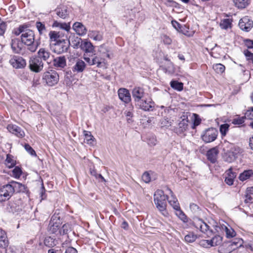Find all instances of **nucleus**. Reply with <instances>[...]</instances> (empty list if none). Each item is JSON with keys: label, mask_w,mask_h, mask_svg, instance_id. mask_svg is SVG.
<instances>
[{"label": "nucleus", "mask_w": 253, "mask_h": 253, "mask_svg": "<svg viewBox=\"0 0 253 253\" xmlns=\"http://www.w3.org/2000/svg\"><path fill=\"white\" fill-rule=\"evenodd\" d=\"M169 193L171 194L170 199L168 200L169 204L172 207L174 210L179 209L180 206L177 198L174 196L172 191L170 189H168Z\"/></svg>", "instance_id": "nucleus-32"}, {"label": "nucleus", "mask_w": 253, "mask_h": 253, "mask_svg": "<svg viewBox=\"0 0 253 253\" xmlns=\"http://www.w3.org/2000/svg\"><path fill=\"white\" fill-rule=\"evenodd\" d=\"M89 36L95 41H100L103 39L102 34L100 32L96 31L90 32Z\"/></svg>", "instance_id": "nucleus-39"}, {"label": "nucleus", "mask_w": 253, "mask_h": 253, "mask_svg": "<svg viewBox=\"0 0 253 253\" xmlns=\"http://www.w3.org/2000/svg\"><path fill=\"white\" fill-rule=\"evenodd\" d=\"M80 41H82V39L81 38H79L78 37H76L75 39L74 42L73 43V46L74 48H78L79 46H80L81 43Z\"/></svg>", "instance_id": "nucleus-63"}, {"label": "nucleus", "mask_w": 253, "mask_h": 253, "mask_svg": "<svg viewBox=\"0 0 253 253\" xmlns=\"http://www.w3.org/2000/svg\"><path fill=\"white\" fill-rule=\"evenodd\" d=\"M52 26V27L58 28L60 29L64 30L66 32H69L71 29L70 22L62 23L55 20L53 21Z\"/></svg>", "instance_id": "nucleus-30"}, {"label": "nucleus", "mask_w": 253, "mask_h": 253, "mask_svg": "<svg viewBox=\"0 0 253 253\" xmlns=\"http://www.w3.org/2000/svg\"><path fill=\"white\" fill-rule=\"evenodd\" d=\"M50 43L56 42L65 38V34L61 31H50L48 34Z\"/></svg>", "instance_id": "nucleus-15"}, {"label": "nucleus", "mask_w": 253, "mask_h": 253, "mask_svg": "<svg viewBox=\"0 0 253 253\" xmlns=\"http://www.w3.org/2000/svg\"><path fill=\"white\" fill-rule=\"evenodd\" d=\"M28 27L25 24L20 25L18 28H14L12 31V33L15 36H18L20 35H23Z\"/></svg>", "instance_id": "nucleus-36"}, {"label": "nucleus", "mask_w": 253, "mask_h": 253, "mask_svg": "<svg viewBox=\"0 0 253 253\" xmlns=\"http://www.w3.org/2000/svg\"><path fill=\"white\" fill-rule=\"evenodd\" d=\"M171 87L177 91H180L183 89V84L177 81H172L170 83Z\"/></svg>", "instance_id": "nucleus-38"}, {"label": "nucleus", "mask_w": 253, "mask_h": 253, "mask_svg": "<svg viewBox=\"0 0 253 253\" xmlns=\"http://www.w3.org/2000/svg\"><path fill=\"white\" fill-rule=\"evenodd\" d=\"M240 151L241 150L239 147L231 148L225 155V161L229 163L234 161L237 158Z\"/></svg>", "instance_id": "nucleus-13"}, {"label": "nucleus", "mask_w": 253, "mask_h": 253, "mask_svg": "<svg viewBox=\"0 0 253 253\" xmlns=\"http://www.w3.org/2000/svg\"><path fill=\"white\" fill-rule=\"evenodd\" d=\"M37 54L38 55L36 56L41 60L46 61L48 63L50 62L51 53L48 49L45 48H41L39 49Z\"/></svg>", "instance_id": "nucleus-16"}, {"label": "nucleus", "mask_w": 253, "mask_h": 253, "mask_svg": "<svg viewBox=\"0 0 253 253\" xmlns=\"http://www.w3.org/2000/svg\"><path fill=\"white\" fill-rule=\"evenodd\" d=\"M84 132V136L85 139L86 140L87 143L89 144H92V142L94 139L93 136L91 135L90 132L85 131Z\"/></svg>", "instance_id": "nucleus-51"}, {"label": "nucleus", "mask_w": 253, "mask_h": 253, "mask_svg": "<svg viewBox=\"0 0 253 253\" xmlns=\"http://www.w3.org/2000/svg\"><path fill=\"white\" fill-rule=\"evenodd\" d=\"M65 253H78V252L75 248L69 247L66 249Z\"/></svg>", "instance_id": "nucleus-64"}, {"label": "nucleus", "mask_w": 253, "mask_h": 253, "mask_svg": "<svg viewBox=\"0 0 253 253\" xmlns=\"http://www.w3.org/2000/svg\"><path fill=\"white\" fill-rule=\"evenodd\" d=\"M8 244L9 242L5 232L0 229V248L5 249Z\"/></svg>", "instance_id": "nucleus-29"}, {"label": "nucleus", "mask_w": 253, "mask_h": 253, "mask_svg": "<svg viewBox=\"0 0 253 253\" xmlns=\"http://www.w3.org/2000/svg\"><path fill=\"white\" fill-rule=\"evenodd\" d=\"M175 214L177 216H178L181 220L183 222H186L187 221V218L186 215L184 214V213L181 211L180 209V207L179 209H175Z\"/></svg>", "instance_id": "nucleus-43"}, {"label": "nucleus", "mask_w": 253, "mask_h": 253, "mask_svg": "<svg viewBox=\"0 0 253 253\" xmlns=\"http://www.w3.org/2000/svg\"><path fill=\"white\" fill-rule=\"evenodd\" d=\"M53 65L56 67L63 68L66 65L65 56H60L53 59Z\"/></svg>", "instance_id": "nucleus-33"}, {"label": "nucleus", "mask_w": 253, "mask_h": 253, "mask_svg": "<svg viewBox=\"0 0 253 253\" xmlns=\"http://www.w3.org/2000/svg\"><path fill=\"white\" fill-rule=\"evenodd\" d=\"M13 193L8 184L0 187V202L8 200L13 195Z\"/></svg>", "instance_id": "nucleus-10"}, {"label": "nucleus", "mask_w": 253, "mask_h": 253, "mask_svg": "<svg viewBox=\"0 0 253 253\" xmlns=\"http://www.w3.org/2000/svg\"><path fill=\"white\" fill-rule=\"evenodd\" d=\"M25 31L23 35L20 36L21 42L28 46V49L29 51L34 52L37 49L40 42L35 40V33L33 30L27 28Z\"/></svg>", "instance_id": "nucleus-1"}, {"label": "nucleus", "mask_w": 253, "mask_h": 253, "mask_svg": "<svg viewBox=\"0 0 253 253\" xmlns=\"http://www.w3.org/2000/svg\"><path fill=\"white\" fill-rule=\"evenodd\" d=\"M218 153V150L215 147L209 150L207 153L208 159L212 163H215Z\"/></svg>", "instance_id": "nucleus-27"}, {"label": "nucleus", "mask_w": 253, "mask_h": 253, "mask_svg": "<svg viewBox=\"0 0 253 253\" xmlns=\"http://www.w3.org/2000/svg\"><path fill=\"white\" fill-rule=\"evenodd\" d=\"M188 126V121L186 119H182L178 125V126L175 128V132L178 134H181L185 131Z\"/></svg>", "instance_id": "nucleus-31"}, {"label": "nucleus", "mask_w": 253, "mask_h": 253, "mask_svg": "<svg viewBox=\"0 0 253 253\" xmlns=\"http://www.w3.org/2000/svg\"><path fill=\"white\" fill-rule=\"evenodd\" d=\"M73 29L79 36H83L87 33L86 27L81 22H76L73 25Z\"/></svg>", "instance_id": "nucleus-21"}, {"label": "nucleus", "mask_w": 253, "mask_h": 253, "mask_svg": "<svg viewBox=\"0 0 253 253\" xmlns=\"http://www.w3.org/2000/svg\"><path fill=\"white\" fill-rule=\"evenodd\" d=\"M244 43L248 48H253V40L246 39L244 40Z\"/></svg>", "instance_id": "nucleus-62"}, {"label": "nucleus", "mask_w": 253, "mask_h": 253, "mask_svg": "<svg viewBox=\"0 0 253 253\" xmlns=\"http://www.w3.org/2000/svg\"><path fill=\"white\" fill-rule=\"evenodd\" d=\"M193 224L197 229H199L208 237H210L212 235V230L210 229V226L202 219L198 217L194 218Z\"/></svg>", "instance_id": "nucleus-5"}, {"label": "nucleus", "mask_w": 253, "mask_h": 253, "mask_svg": "<svg viewBox=\"0 0 253 253\" xmlns=\"http://www.w3.org/2000/svg\"><path fill=\"white\" fill-rule=\"evenodd\" d=\"M196 238V236L192 233H189L185 236V240L188 243H192L194 242Z\"/></svg>", "instance_id": "nucleus-53"}, {"label": "nucleus", "mask_w": 253, "mask_h": 253, "mask_svg": "<svg viewBox=\"0 0 253 253\" xmlns=\"http://www.w3.org/2000/svg\"><path fill=\"white\" fill-rule=\"evenodd\" d=\"M7 27L6 23L0 18V36L4 34Z\"/></svg>", "instance_id": "nucleus-52"}, {"label": "nucleus", "mask_w": 253, "mask_h": 253, "mask_svg": "<svg viewBox=\"0 0 253 253\" xmlns=\"http://www.w3.org/2000/svg\"><path fill=\"white\" fill-rule=\"evenodd\" d=\"M245 117L249 120H253V107L247 111L245 114Z\"/></svg>", "instance_id": "nucleus-58"}, {"label": "nucleus", "mask_w": 253, "mask_h": 253, "mask_svg": "<svg viewBox=\"0 0 253 253\" xmlns=\"http://www.w3.org/2000/svg\"><path fill=\"white\" fill-rule=\"evenodd\" d=\"M62 223V219L59 213L55 212L51 217L47 227L48 231L50 233L58 235Z\"/></svg>", "instance_id": "nucleus-4"}, {"label": "nucleus", "mask_w": 253, "mask_h": 253, "mask_svg": "<svg viewBox=\"0 0 253 253\" xmlns=\"http://www.w3.org/2000/svg\"><path fill=\"white\" fill-rule=\"evenodd\" d=\"M223 248L224 253H230L236 249V247H233L230 242L224 243Z\"/></svg>", "instance_id": "nucleus-41"}, {"label": "nucleus", "mask_w": 253, "mask_h": 253, "mask_svg": "<svg viewBox=\"0 0 253 253\" xmlns=\"http://www.w3.org/2000/svg\"><path fill=\"white\" fill-rule=\"evenodd\" d=\"M13 176L16 178H19L22 174V170L19 167H15L12 170Z\"/></svg>", "instance_id": "nucleus-49"}, {"label": "nucleus", "mask_w": 253, "mask_h": 253, "mask_svg": "<svg viewBox=\"0 0 253 253\" xmlns=\"http://www.w3.org/2000/svg\"><path fill=\"white\" fill-rule=\"evenodd\" d=\"M75 64L72 68L73 72L76 73L83 72L86 67L85 62L79 58L75 59Z\"/></svg>", "instance_id": "nucleus-17"}, {"label": "nucleus", "mask_w": 253, "mask_h": 253, "mask_svg": "<svg viewBox=\"0 0 253 253\" xmlns=\"http://www.w3.org/2000/svg\"><path fill=\"white\" fill-rule=\"evenodd\" d=\"M9 62L11 65L15 68H23L26 65V62L24 59L18 56H14L11 58Z\"/></svg>", "instance_id": "nucleus-14"}, {"label": "nucleus", "mask_w": 253, "mask_h": 253, "mask_svg": "<svg viewBox=\"0 0 253 253\" xmlns=\"http://www.w3.org/2000/svg\"><path fill=\"white\" fill-rule=\"evenodd\" d=\"M213 68L218 74H221L225 71V66L221 64H215L213 65Z\"/></svg>", "instance_id": "nucleus-47"}, {"label": "nucleus", "mask_w": 253, "mask_h": 253, "mask_svg": "<svg viewBox=\"0 0 253 253\" xmlns=\"http://www.w3.org/2000/svg\"><path fill=\"white\" fill-rule=\"evenodd\" d=\"M239 26L242 30L249 32L253 26V21L248 16L244 17L240 20Z\"/></svg>", "instance_id": "nucleus-11"}, {"label": "nucleus", "mask_w": 253, "mask_h": 253, "mask_svg": "<svg viewBox=\"0 0 253 253\" xmlns=\"http://www.w3.org/2000/svg\"><path fill=\"white\" fill-rule=\"evenodd\" d=\"M71 230V226L68 223L64 224L61 227L58 232V235H64L67 234L68 232Z\"/></svg>", "instance_id": "nucleus-37"}, {"label": "nucleus", "mask_w": 253, "mask_h": 253, "mask_svg": "<svg viewBox=\"0 0 253 253\" xmlns=\"http://www.w3.org/2000/svg\"><path fill=\"white\" fill-rule=\"evenodd\" d=\"M231 22L229 19H224L221 21L220 27L222 29H227L231 27Z\"/></svg>", "instance_id": "nucleus-45"}, {"label": "nucleus", "mask_w": 253, "mask_h": 253, "mask_svg": "<svg viewBox=\"0 0 253 253\" xmlns=\"http://www.w3.org/2000/svg\"><path fill=\"white\" fill-rule=\"evenodd\" d=\"M42 79L48 85L52 86L57 83L59 77L55 71L50 70L43 74Z\"/></svg>", "instance_id": "nucleus-8"}, {"label": "nucleus", "mask_w": 253, "mask_h": 253, "mask_svg": "<svg viewBox=\"0 0 253 253\" xmlns=\"http://www.w3.org/2000/svg\"><path fill=\"white\" fill-rule=\"evenodd\" d=\"M167 200L168 196L164 194L163 191L157 190L154 195V201L157 208L164 216H167L169 214L167 210Z\"/></svg>", "instance_id": "nucleus-2"}, {"label": "nucleus", "mask_w": 253, "mask_h": 253, "mask_svg": "<svg viewBox=\"0 0 253 253\" xmlns=\"http://www.w3.org/2000/svg\"><path fill=\"white\" fill-rule=\"evenodd\" d=\"M215 227L217 232H219L218 229H220L221 228L223 231H224L226 233V237L228 238L234 237L236 235V232L232 228H228L224 225H221V227L219 226H215Z\"/></svg>", "instance_id": "nucleus-28"}, {"label": "nucleus", "mask_w": 253, "mask_h": 253, "mask_svg": "<svg viewBox=\"0 0 253 253\" xmlns=\"http://www.w3.org/2000/svg\"><path fill=\"white\" fill-rule=\"evenodd\" d=\"M226 175L225 179V183L229 185H233L234 179L236 176V173L232 171V168L226 170Z\"/></svg>", "instance_id": "nucleus-25"}, {"label": "nucleus", "mask_w": 253, "mask_h": 253, "mask_svg": "<svg viewBox=\"0 0 253 253\" xmlns=\"http://www.w3.org/2000/svg\"><path fill=\"white\" fill-rule=\"evenodd\" d=\"M25 149L32 156H36V152L30 145H29L28 144H25Z\"/></svg>", "instance_id": "nucleus-60"}, {"label": "nucleus", "mask_w": 253, "mask_h": 253, "mask_svg": "<svg viewBox=\"0 0 253 253\" xmlns=\"http://www.w3.org/2000/svg\"><path fill=\"white\" fill-rule=\"evenodd\" d=\"M245 119L246 118L245 117V116L234 118L232 120V123L235 125H242L244 123Z\"/></svg>", "instance_id": "nucleus-54"}, {"label": "nucleus", "mask_w": 253, "mask_h": 253, "mask_svg": "<svg viewBox=\"0 0 253 253\" xmlns=\"http://www.w3.org/2000/svg\"><path fill=\"white\" fill-rule=\"evenodd\" d=\"M171 24L174 28H175L177 31L182 32L181 30L182 27L178 22L175 20H172Z\"/></svg>", "instance_id": "nucleus-57"}, {"label": "nucleus", "mask_w": 253, "mask_h": 253, "mask_svg": "<svg viewBox=\"0 0 253 253\" xmlns=\"http://www.w3.org/2000/svg\"><path fill=\"white\" fill-rule=\"evenodd\" d=\"M54 12L57 16L63 19L69 18L70 12L68 7L64 5L58 6L55 9Z\"/></svg>", "instance_id": "nucleus-12"}, {"label": "nucleus", "mask_w": 253, "mask_h": 253, "mask_svg": "<svg viewBox=\"0 0 253 253\" xmlns=\"http://www.w3.org/2000/svg\"><path fill=\"white\" fill-rule=\"evenodd\" d=\"M44 244L48 247H53L56 245L55 239L51 237H47L44 240Z\"/></svg>", "instance_id": "nucleus-46"}, {"label": "nucleus", "mask_w": 253, "mask_h": 253, "mask_svg": "<svg viewBox=\"0 0 253 253\" xmlns=\"http://www.w3.org/2000/svg\"><path fill=\"white\" fill-rule=\"evenodd\" d=\"M245 202L246 203H253V195L246 193L245 195Z\"/></svg>", "instance_id": "nucleus-61"}, {"label": "nucleus", "mask_w": 253, "mask_h": 253, "mask_svg": "<svg viewBox=\"0 0 253 253\" xmlns=\"http://www.w3.org/2000/svg\"><path fill=\"white\" fill-rule=\"evenodd\" d=\"M144 92L142 88L137 87L133 88L132 91V97L135 102H138L140 101L144 96Z\"/></svg>", "instance_id": "nucleus-22"}, {"label": "nucleus", "mask_w": 253, "mask_h": 253, "mask_svg": "<svg viewBox=\"0 0 253 253\" xmlns=\"http://www.w3.org/2000/svg\"><path fill=\"white\" fill-rule=\"evenodd\" d=\"M11 47L15 53H19L22 50V43L17 38L12 39L10 43Z\"/></svg>", "instance_id": "nucleus-26"}, {"label": "nucleus", "mask_w": 253, "mask_h": 253, "mask_svg": "<svg viewBox=\"0 0 253 253\" xmlns=\"http://www.w3.org/2000/svg\"><path fill=\"white\" fill-rule=\"evenodd\" d=\"M229 125L227 124L221 125L220 126V132L222 135L225 136L229 130Z\"/></svg>", "instance_id": "nucleus-50"}, {"label": "nucleus", "mask_w": 253, "mask_h": 253, "mask_svg": "<svg viewBox=\"0 0 253 253\" xmlns=\"http://www.w3.org/2000/svg\"><path fill=\"white\" fill-rule=\"evenodd\" d=\"M140 108L144 111H150L154 107V102L151 99H141L140 102L137 103Z\"/></svg>", "instance_id": "nucleus-19"}, {"label": "nucleus", "mask_w": 253, "mask_h": 253, "mask_svg": "<svg viewBox=\"0 0 253 253\" xmlns=\"http://www.w3.org/2000/svg\"><path fill=\"white\" fill-rule=\"evenodd\" d=\"M253 175V170L252 169H249L245 170L243 172L241 173L239 175V178L240 180L243 181L249 178Z\"/></svg>", "instance_id": "nucleus-35"}, {"label": "nucleus", "mask_w": 253, "mask_h": 253, "mask_svg": "<svg viewBox=\"0 0 253 253\" xmlns=\"http://www.w3.org/2000/svg\"><path fill=\"white\" fill-rule=\"evenodd\" d=\"M118 93L120 99L122 101L126 103H128L130 101V94L127 89L124 88H120L118 91Z\"/></svg>", "instance_id": "nucleus-18"}, {"label": "nucleus", "mask_w": 253, "mask_h": 253, "mask_svg": "<svg viewBox=\"0 0 253 253\" xmlns=\"http://www.w3.org/2000/svg\"><path fill=\"white\" fill-rule=\"evenodd\" d=\"M218 132L215 128H209L205 130L201 135L202 140L206 143L213 141L217 137Z\"/></svg>", "instance_id": "nucleus-9"}, {"label": "nucleus", "mask_w": 253, "mask_h": 253, "mask_svg": "<svg viewBox=\"0 0 253 253\" xmlns=\"http://www.w3.org/2000/svg\"><path fill=\"white\" fill-rule=\"evenodd\" d=\"M36 28L39 33L40 35H42L46 31L45 26L41 22H37L36 23Z\"/></svg>", "instance_id": "nucleus-42"}, {"label": "nucleus", "mask_w": 253, "mask_h": 253, "mask_svg": "<svg viewBox=\"0 0 253 253\" xmlns=\"http://www.w3.org/2000/svg\"><path fill=\"white\" fill-rule=\"evenodd\" d=\"M84 59L89 66L96 65L97 67L101 68L104 65V59L95 55V54H92L89 57H87L84 54Z\"/></svg>", "instance_id": "nucleus-7"}, {"label": "nucleus", "mask_w": 253, "mask_h": 253, "mask_svg": "<svg viewBox=\"0 0 253 253\" xmlns=\"http://www.w3.org/2000/svg\"><path fill=\"white\" fill-rule=\"evenodd\" d=\"M162 127H169L171 126L170 119L168 118H163L160 122Z\"/></svg>", "instance_id": "nucleus-48"}, {"label": "nucleus", "mask_w": 253, "mask_h": 253, "mask_svg": "<svg viewBox=\"0 0 253 253\" xmlns=\"http://www.w3.org/2000/svg\"><path fill=\"white\" fill-rule=\"evenodd\" d=\"M8 185L11 187V190L13 194L14 192H24L25 187L24 185L20 183L14 181H11L8 183Z\"/></svg>", "instance_id": "nucleus-23"}, {"label": "nucleus", "mask_w": 253, "mask_h": 253, "mask_svg": "<svg viewBox=\"0 0 253 253\" xmlns=\"http://www.w3.org/2000/svg\"><path fill=\"white\" fill-rule=\"evenodd\" d=\"M244 54L247 60L251 62L253 64V53H252L248 50H246L244 51Z\"/></svg>", "instance_id": "nucleus-56"}, {"label": "nucleus", "mask_w": 253, "mask_h": 253, "mask_svg": "<svg viewBox=\"0 0 253 253\" xmlns=\"http://www.w3.org/2000/svg\"><path fill=\"white\" fill-rule=\"evenodd\" d=\"M235 6L238 8H244L248 4V0H233Z\"/></svg>", "instance_id": "nucleus-40"}, {"label": "nucleus", "mask_w": 253, "mask_h": 253, "mask_svg": "<svg viewBox=\"0 0 253 253\" xmlns=\"http://www.w3.org/2000/svg\"><path fill=\"white\" fill-rule=\"evenodd\" d=\"M29 67L32 71L39 73L42 70L43 63L39 57L36 56H33L29 59Z\"/></svg>", "instance_id": "nucleus-6"}, {"label": "nucleus", "mask_w": 253, "mask_h": 253, "mask_svg": "<svg viewBox=\"0 0 253 253\" xmlns=\"http://www.w3.org/2000/svg\"><path fill=\"white\" fill-rule=\"evenodd\" d=\"M222 237L219 235H216L211 240V246H216L221 243Z\"/></svg>", "instance_id": "nucleus-44"}, {"label": "nucleus", "mask_w": 253, "mask_h": 253, "mask_svg": "<svg viewBox=\"0 0 253 253\" xmlns=\"http://www.w3.org/2000/svg\"><path fill=\"white\" fill-rule=\"evenodd\" d=\"M161 39L163 42L165 44L169 45L172 42V40L166 35H162L161 36Z\"/></svg>", "instance_id": "nucleus-55"}, {"label": "nucleus", "mask_w": 253, "mask_h": 253, "mask_svg": "<svg viewBox=\"0 0 253 253\" xmlns=\"http://www.w3.org/2000/svg\"><path fill=\"white\" fill-rule=\"evenodd\" d=\"M80 47L85 53H93L94 51L92 44L86 40L81 41Z\"/></svg>", "instance_id": "nucleus-24"}, {"label": "nucleus", "mask_w": 253, "mask_h": 253, "mask_svg": "<svg viewBox=\"0 0 253 253\" xmlns=\"http://www.w3.org/2000/svg\"><path fill=\"white\" fill-rule=\"evenodd\" d=\"M5 164L9 169L14 167L16 165V161L13 159V156L9 154H7Z\"/></svg>", "instance_id": "nucleus-34"}, {"label": "nucleus", "mask_w": 253, "mask_h": 253, "mask_svg": "<svg viewBox=\"0 0 253 253\" xmlns=\"http://www.w3.org/2000/svg\"><path fill=\"white\" fill-rule=\"evenodd\" d=\"M7 128L10 132L15 134L18 137L22 138L25 135V133L22 129L16 125H8Z\"/></svg>", "instance_id": "nucleus-20"}, {"label": "nucleus", "mask_w": 253, "mask_h": 253, "mask_svg": "<svg viewBox=\"0 0 253 253\" xmlns=\"http://www.w3.org/2000/svg\"><path fill=\"white\" fill-rule=\"evenodd\" d=\"M142 179L146 183L150 182L151 177L149 173L148 172H145L142 175Z\"/></svg>", "instance_id": "nucleus-59"}, {"label": "nucleus", "mask_w": 253, "mask_h": 253, "mask_svg": "<svg viewBox=\"0 0 253 253\" xmlns=\"http://www.w3.org/2000/svg\"><path fill=\"white\" fill-rule=\"evenodd\" d=\"M70 41L68 40L67 36H65V39L52 43L51 47L54 53L60 54L67 52L70 48Z\"/></svg>", "instance_id": "nucleus-3"}]
</instances>
